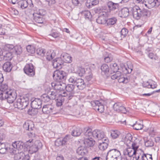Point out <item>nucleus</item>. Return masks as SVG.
<instances>
[{
	"label": "nucleus",
	"mask_w": 160,
	"mask_h": 160,
	"mask_svg": "<svg viewBox=\"0 0 160 160\" xmlns=\"http://www.w3.org/2000/svg\"><path fill=\"white\" fill-rule=\"evenodd\" d=\"M99 0H87L86 3L87 7L88 8H91V6H95L98 4Z\"/></svg>",
	"instance_id": "obj_28"
},
{
	"label": "nucleus",
	"mask_w": 160,
	"mask_h": 160,
	"mask_svg": "<svg viewBox=\"0 0 160 160\" xmlns=\"http://www.w3.org/2000/svg\"><path fill=\"white\" fill-rule=\"evenodd\" d=\"M118 82L119 83H127L128 81L129 80L127 78H125L123 77L121 75L119 78L118 79Z\"/></svg>",
	"instance_id": "obj_53"
},
{
	"label": "nucleus",
	"mask_w": 160,
	"mask_h": 160,
	"mask_svg": "<svg viewBox=\"0 0 160 160\" xmlns=\"http://www.w3.org/2000/svg\"><path fill=\"white\" fill-rule=\"evenodd\" d=\"M34 144L38 150L41 148L42 146V142L39 140L35 141Z\"/></svg>",
	"instance_id": "obj_58"
},
{
	"label": "nucleus",
	"mask_w": 160,
	"mask_h": 160,
	"mask_svg": "<svg viewBox=\"0 0 160 160\" xmlns=\"http://www.w3.org/2000/svg\"><path fill=\"white\" fill-rule=\"evenodd\" d=\"M9 149L8 145L4 143L0 142V153L2 154H6Z\"/></svg>",
	"instance_id": "obj_24"
},
{
	"label": "nucleus",
	"mask_w": 160,
	"mask_h": 160,
	"mask_svg": "<svg viewBox=\"0 0 160 160\" xmlns=\"http://www.w3.org/2000/svg\"><path fill=\"white\" fill-rule=\"evenodd\" d=\"M24 143L20 141H15L12 142V145L9 148V152L11 154H15L17 150L22 151L23 150Z\"/></svg>",
	"instance_id": "obj_5"
},
{
	"label": "nucleus",
	"mask_w": 160,
	"mask_h": 160,
	"mask_svg": "<svg viewBox=\"0 0 160 160\" xmlns=\"http://www.w3.org/2000/svg\"><path fill=\"white\" fill-rule=\"evenodd\" d=\"M102 71V74L103 75H107L109 71V68L108 66L106 64H103L101 67Z\"/></svg>",
	"instance_id": "obj_30"
},
{
	"label": "nucleus",
	"mask_w": 160,
	"mask_h": 160,
	"mask_svg": "<svg viewBox=\"0 0 160 160\" xmlns=\"http://www.w3.org/2000/svg\"><path fill=\"white\" fill-rule=\"evenodd\" d=\"M117 21V19L116 18L113 17L110 18L107 20L106 23L108 26H111L114 25Z\"/></svg>",
	"instance_id": "obj_40"
},
{
	"label": "nucleus",
	"mask_w": 160,
	"mask_h": 160,
	"mask_svg": "<svg viewBox=\"0 0 160 160\" xmlns=\"http://www.w3.org/2000/svg\"><path fill=\"white\" fill-rule=\"evenodd\" d=\"M35 129H33L32 130H30L29 131L28 133V136L29 138H31L29 140L27 141V142H29L30 143L32 142V141L35 138L36 136V134L35 131Z\"/></svg>",
	"instance_id": "obj_29"
},
{
	"label": "nucleus",
	"mask_w": 160,
	"mask_h": 160,
	"mask_svg": "<svg viewBox=\"0 0 160 160\" xmlns=\"http://www.w3.org/2000/svg\"><path fill=\"white\" fill-rule=\"evenodd\" d=\"M84 140L83 143L85 145L88 147H92L95 143V141L92 138L93 136H87L84 133Z\"/></svg>",
	"instance_id": "obj_13"
},
{
	"label": "nucleus",
	"mask_w": 160,
	"mask_h": 160,
	"mask_svg": "<svg viewBox=\"0 0 160 160\" xmlns=\"http://www.w3.org/2000/svg\"><path fill=\"white\" fill-rule=\"evenodd\" d=\"M14 48V46L13 45L11 44H7L5 45L4 47V48L7 51H13V49Z\"/></svg>",
	"instance_id": "obj_57"
},
{
	"label": "nucleus",
	"mask_w": 160,
	"mask_h": 160,
	"mask_svg": "<svg viewBox=\"0 0 160 160\" xmlns=\"http://www.w3.org/2000/svg\"><path fill=\"white\" fill-rule=\"evenodd\" d=\"M77 152L79 155L83 156L87 153V151L85 146H81L78 148Z\"/></svg>",
	"instance_id": "obj_27"
},
{
	"label": "nucleus",
	"mask_w": 160,
	"mask_h": 160,
	"mask_svg": "<svg viewBox=\"0 0 160 160\" xmlns=\"http://www.w3.org/2000/svg\"><path fill=\"white\" fill-rule=\"evenodd\" d=\"M82 132V130L80 128L76 127L72 131L71 135L74 137H78L81 135Z\"/></svg>",
	"instance_id": "obj_31"
},
{
	"label": "nucleus",
	"mask_w": 160,
	"mask_h": 160,
	"mask_svg": "<svg viewBox=\"0 0 160 160\" xmlns=\"http://www.w3.org/2000/svg\"><path fill=\"white\" fill-rule=\"evenodd\" d=\"M138 140L136 139L134 142L132 144V148H128L125 150L124 153L125 155H128L129 157H131L133 155H136L137 152L138 151Z\"/></svg>",
	"instance_id": "obj_3"
},
{
	"label": "nucleus",
	"mask_w": 160,
	"mask_h": 160,
	"mask_svg": "<svg viewBox=\"0 0 160 160\" xmlns=\"http://www.w3.org/2000/svg\"><path fill=\"white\" fill-rule=\"evenodd\" d=\"M37 110L32 108L31 110L29 109L28 112V114L31 115H34L38 113V111Z\"/></svg>",
	"instance_id": "obj_60"
},
{
	"label": "nucleus",
	"mask_w": 160,
	"mask_h": 160,
	"mask_svg": "<svg viewBox=\"0 0 160 160\" xmlns=\"http://www.w3.org/2000/svg\"><path fill=\"white\" fill-rule=\"evenodd\" d=\"M120 135L119 132L118 130H111L110 135L113 139H116Z\"/></svg>",
	"instance_id": "obj_42"
},
{
	"label": "nucleus",
	"mask_w": 160,
	"mask_h": 160,
	"mask_svg": "<svg viewBox=\"0 0 160 160\" xmlns=\"http://www.w3.org/2000/svg\"><path fill=\"white\" fill-rule=\"evenodd\" d=\"M38 150V149L33 144L29 148V152L32 154L33 153L36 152Z\"/></svg>",
	"instance_id": "obj_56"
},
{
	"label": "nucleus",
	"mask_w": 160,
	"mask_h": 160,
	"mask_svg": "<svg viewBox=\"0 0 160 160\" xmlns=\"http://www.w3.org/2000/svg\"><path fill=\"white\" fill-rule=\"evenodd\" d=\"M77 75L74 74L71 76L68 79L69 82L73 83L75 85L76 83V82H77L78 79V78H77Z\"/></svg>",
	"instance_id": "obj_37"
},
{
	"label": "nucleus",
	"mask_w": 160,
	"mask_h": 160,
	"mask_svg": "<svg viewBox=\"0 0 160 160\" xmlns=\"http://www.w3.org/2000/svg\"><path fill=\"white\" fill-rule=\"evenodd\" d=\"M82 15L85 17L86 19H89L91 17V15L90 12L88 11H84L82 12Z\"/></svg>",
	"instance_id": "obj_45"
},
{
	"label": "nucleus",
	"mask_w": 160,
	"mask_h": 160,
	"mask_svg": "<svg viewBox=\"0 0 160 160\" xmlns=\"http://www.w3.org/2000/svg\"><path fill=\"white\" fill-rule=\"evenodd\" d=\"M121 103L119 102L115 103L113 106L114 109L117 112H119L120 111L119 109L120 108V106H121Z\"/></svg>",
	"instance_id": "obj_59"
},
{
	"label": "nucleus",
	"mask_w": 160,
	"mask_h": 160,
	"mask_svg": "<svg viewBox=\"0 0 160 160\" xmlns=\"http://www.w3.org/2000/svg\"><path fill=\"white\" fill-rule=\"evenodd\" d=\"M49 97L51 100H54L56 99V93L55 92L52 91L49 93Z\"/></svg>",
	"instance_id": "obj_61"
},
{
	"label": "nucleus",
	"mask_w": 160,
	"mask_h": 160,
	"mask_svg": "<svg viewBox=\"0 0 160 160\" xmlns=\"http://www.w3.org/2000/svg\"><path fill=\"white\" fill-rule=\"evenodd\" d=\"M31 107L32 108L38 109L42 107V101L39 99L35 98L31 103Z\"/></svg>",
	"instance_id": "obj_16"
},
{
	"label": "nucleus",
	"mask_w": 160,
	"mask_h": 160,
	"mask_svg": "<svg viewBox=\"0 0 160 160\" xmlns=\"http://www.w3.org/2000/svg\"><path fill=\"white\" fill-rule=\"evenodd\" d=\"M110 68L111 70L115 72L118 70V66L117 64L116 63H111L110 65Z\"/></svg>",
	"instance_id": "obj_50"
},
{
	"label": "nucleus",
	"mask_w": 160,
	"mask_h": 160,
	"mask_svg": "<svg viewBox=\"0 0 160 160\" xmlns=\"http://www.w3.org/2000/svg\"><path fill=\"white\" fill-rule=\"evenodd\" d=\"M50 99L48 95L46 94H43L41 97V101L45 102H49Z\"/></svg>",
	"instance_id": "obj_44"
},
{
	"label": "nucleus",
	"mask_w": 160,
	"mask_h": 160,
	"mask_svg": "<svg viewBox=\"0 0 160 160\" xmlns=\"http://www.w3.org/2000/svg\"><path fill=\"white\" fill-rule=\"evenodd\" d=\"M23 127L25 130H28L29 131H30V130L35 129L34 124L31 121H28L25 122L23 124Z\"/></svg>",
	"instance_id": "obj_25"
},
{
	"label": "nucleus",
	"mask_w": 160,
	"mask_h": 160,
	"mask_svg": "<svg viewBox=\"0 0 160 160\" xmlns=\"http://www.w3.org/2000/svg\"><path fill=\"white\" fill-rule=\"evenodd\" d=\"M15 154L14 158L15 160H19L22 158L23 155H24V153L22 151L17 152L15 154Z\"/></svg>",
	"instance_id": "obj_39"
},
{
	"label": "nucleus",
	"mask_w": 160,
	"mask_h": 160,
	"mask_svg": "<svg viewBox=\"0 0 160 160\" xmlns=\"http://www.w3.org/2000/svg\"><path fill=\"white\" fill-rule=\"evenodd\" d=\"M134 138H132V135L130 133H128L126 134L125 138V142L126 144L128 146L132 145V142H134L136 138H135L134 141L133 140Z\"/></svg>",
	"instance_id": "obj_21"
},
{
	"label": "nucleus",
	"mask_w": 160,
	"mask_h": 160,
	"mask_svg": "<svg viewBox=\"0 0 160 160\" xmlns=\"http://www.w3.org/2000/svg\"><path fill=\"white\" fill-rule=\"evenodd\" d=\"M142 84L143 87H144L152 89L156 88L157 86L155 82L150 80H149L147 82H143Z\"/></svg>",
	"instance_id": "obj_17"
},
{
	"label": "nucleus",
	"mask_w": 160,
	"mask_h": 160,
	"mask_svg": "<svg viewBox=\"0 0 160 160\" xmlns=\"http://www.w3.org/2000/svg\"><path fill=\"white\" fill-rule=\"evenodd\" d=\"M18 7L22 9L25 8L28 6V2L25 0H21L18 3Z\"/></svg>",
	"instance_id": "obj_33"
},
{
	"label": "nucleus",
	"mask_w": 160,
	"mask_h": 160,
	"mask_svg": "<svg viewBox=\"0 0 160 160\" xmlns=\"http://www.w3.org/2000/svg\"><path fill=\"white\" fill-rule=\"evenodd\" d=\"M102 142L100 143L98 145V148L101 150H104L108 147V140L107 138H104L103 141H102Z\"/></svg>",
	"instance_id": "obj_22"
},
{
	"label": "nucleus",
	"mask_w": 160,
	"mask_h": 160,
	"mask_svg": "<svg viewBox=\"0 0 160 160\" xmlns=\"http://www.w3.org/2000/svg\"><path fill=\"white\" fill-rule=\"evenodd\" d=\"M104 59L105 62L108 63L112 60L113 58L111 54H108L104 57Z\"/></svg>",
	"instance_id": "obj_54"
},
{
	"label": "nucleus",
	"mask_w": 160,
	"mask_h": 160,
	"mask_svg": "<svg viewBox=\"0 0 160 160\" xmlns=\"http://www.w3.org/2000/svg\"><path fill=\"white\" fill-rule=\"evenodd\" d=\"M36 53L38 55L41 57H43L45 55V50L42 48H39L36 50Z\"/></svg>",
	"instance_id": "obj_49"
},
{
	"label": "nucleus",
	"mask_w": 160,
	"mask_h": 160,
	"mask_svg": "<svg viewBox=\"0 0 160 160\" xmlns=\"http://www.w3.org/2000/svg\"><path fill=\"white\" fill-rule=\"evenodd\" d=\"M75 85L80 90H83L86 87V84L84 80L80 78H78V80L76 82Z\"/></svg>",
	"instance_id": "obj_19"
},
{
	"label": "nucleus",
	"mask_w": 160,
	"mask_h": 160,
	"mask_svg": "<svg viewBox=\"0 0 160 160\" xmlns=\"http://www.w3.org/2000/svg\"><path fill=\"white\" fill-rule=\"evenodd\" d=\"M55 55V54L54 52L50 50L48 51L46 53V58L47 60L50 61L54 57Z\"/></svg>",
	"instance_id": "obj_34"
},
{
	"label": "nucleus",
	"mask_w": 160,
	"mask_h": 160,
	"mask_svg": "<svg viewBox=\"0 0 160 160\" xmlns=\"http://www.w3.org/2000/svg\"><path fill=\"white\" fill-rule=\"evenodd\" d=\"M96 22L100 24H105L106 23V18L103 16H100L96 19Z\"/></svg>",
	"instance_id": "obj_38"
},
{
	"label": "nucleus",
	"mask_w": 160,
	"mask_h": 160,
	"mask_svg": "<svg viewBox=\"0 0 160 160\" xmlns=\"http://www.w3.org/2000/svg\"><path fill=\"white\" fill-rule=\"evenodd\" d=\"M75 86L74 85L72 84H68L67 85H65V88L66 89L67 91L68 92H72Z\"/></svg>",
	"instance_id": "obj_46"
},
{
	"label": "nucleus",
	"mask_w": 160,
	"mask_h": 160,
	"mask_svg": "<svg viewBox=\"0 0 160 160\" xmlns=\"http://www.w3.org/2000/svg\"><path fill=\"white\" fill-rule=\"evenodd\" d=\"M132 15L134 18L136 20L141 19L146 22L150 16L149 11L146 9L142 10L138 6H135L132 9Z\"/></svg>",
	"instance_id": "obj_1"
},
{
	"label": "nucleus",
	"mask_w": 160,
	"mask_h": 160,
	"mask_svg": "<svg viewBox=\"0 0 160 160\" xmlns=\"http://www.w3.org/2000/svg\"><path fill=\"white\" fill-rule=\"evenodd\" d=\"M64 97L65 95H59L58 98L57 99L56 102V105L59 107L61 106L62 104V102H64L65 98Z\"/></svg>",
	"instance_id": "obj_35"
},
{
	"label": "nucleus",
	"mask_w": 160,
	"mask_h": 160,
	"mask_svg": "<svg viewBox=\"0 0 160 160\" xmlns=\"http://www.w3.org/2000/svg\"><path fill=\"white\" fill-rule=\"evenodd\" d=\"M114 74L111 76L112 79L114 80L115 79H118L121 76V73L119 71H116Z\"/></svg>",
	"instance_id": "obj_47"
},
{
	"label": "nucleus",
	"mask_w": 160,
	"mask_h": 160,
	"mask_svg": "<svg viewBox=\"0 0 160 160\" xmlns=\"http://www.w3.org/2000/svg\"><path fill=\"white\" fill-rule=\"evenodd\" d=\"M77 72L80 76H82L85 73V70L84 68L81 67L77 68V70L76 71Z\"/></svg>",
	"instance_id": "obj_48"
},
{
	"label": "nucleus",
	"mask_w": 160,
	"mask_h": 160,
	"mask_svg": "<svg viewBox=\"0 0 160 160\" xmlns=\"http://www.w3.org/2000/svg\"><path fill=\"white\" fill-rule=\"evenodd\" d=\"M128 30L125 28H123L121 31V37L122 38H125L127 35Z\"/></svg>",
	"instance_id": "obj_51"
},
{
	"label": "nucleus",
	"mask_w": 160,
	"mask_h": 160,
	"mask_svg": "<svg viewBox=\"0 0 160 160\" xmlns=\"http://www.w3.org/2000/svg\"><path fill=\"white\" fill-rule=\"evenodd\" d=\"M23 71L25 73L30 77H33L35 74V69L33 65L30 63L24 67Z\"/></svg>",
	"instance_id": "obj_9"
},
{
	"label": "nucleus",
	"mask_w": 160,
	"mask_h": 160,
	"mask_svg": "<svg viewBox=\"0 0 160 160\" xmlns=\"http://www.w3.org/2000/svg\"><path fill=\"white\" fill-rule=\"evenodd\" d=\"M2 54L4 56V60H11L12 58L11 52L8 51H2Z\"/></svg>",
	"instance_id": "obj_32"
},
{
	"label": "nucleus",
	"mask_w": 160,
	"mask_h": 160,
	"mask_svg": "<svg viewBox=\"0 0 160 160\" xmlns=\"http://www.w3.org/2000/svg\"><path fill=\"white\" fill-rule=\"evenodd\" d=\"M133 128L136 130H139L142 129L143 125L140 122H136L135 123L132 125Z\"/></svg>",
	"instance_id": "obj_36"
},
{
	"label": "nucleus",
	"mask_w": 160,
	"mask_h": 160,
	"mask_svg": "<svg viewBox=\"0 0 160 160\" xmlns=\"http://www.w3.org/2000/svg\"><path fill=\"white\" fill-rule=\"evenodd\" d=\"M2 94L3 99H6L9 103L13 102L16 98V93L14 92H12L11 90L4 92Z\"/></svg>",
	"instance_id": "obj_8"
},
{
	"label": "nucleus",
	"mask_w": 160,
	"mask_h": 160,
	"mask_svg": "<svg viewBox=\"0 0 160 160\" xmlns=\"http://www.w3.org/2000/svg\"><path fill=\"white\" fill-rule=\"evenodd\" d=\"M120 151L116 149L110 150L107 152L106 160H121Z\"/></svg>",
	"instance_id": "obj_4"
},
{
	"label": "nucleus",
	"mask_w": 160,
	"mask_h": 160,
	"mask_svg": "<svg viewBox=\"0 0 160 160\" xmlns=\"http://www.w3.org/2000/svg\"><path fill=\"white\" fill-rule=\"evenodd\" d=\"M155 0H144L143 4L147 8L150 9L155 6Z\"/></svg>",
	"instance_id": "obj_26"
},
{
	"label": "nucleus",
	"mask_w": 160,
	"mask_h": 160,
	"mask_svg": "<svg viewBox=\"0 0 160 160\" xmlns=\"http://www.w3.org/2000/svg\"><path fill=\"white\" fill-rule=\"evenodd\" d=\"M22 49L20 46H16L14 47L13 51H12L13 53L15 54L19 55L22 52Z\"/></svg>",
	"instance_id": "obj_43"
},
{
	"label": "nucleus",
	"mask_w": 160,
	"mask_h": 160,
	"mask_svg": "<svg viewBox=\"0 0 160 160\" xmlns=\"http://www.w3.org/2000/svg\"><path fill=\"white\" fill-rule=\"evenodd\" d=\"M144 143L146 147H149L153 146L154 143L152 140L149 139L148 140L145 141Z\"/></svg>",
	"instance_id": "obj_52"
},
{
	"label": "nucleus",
	"mask_w": 160,
	"mask_h": 160,
	"mask_svg": "<svg viewBox=\"0 0 160 160\" xmlns=\"http://www.w3.org/2000/svg\"><path fill=\"white\" fill-rule=\"evenodd\" d=\"M55 145L56 146H59L64 145L62 142V139H58L55 142Z\"/></svg>",
	"instance_id": "obj_63"
},
{
	"label": "nucleus",
	"mask_w": 160,
	"mask_h": 160,
	"mask_svg": "<svg viewBox=\"0 0 160 160\" xmlns=\"http://www.w3.org/2000/svg\"><path fill=\"white\" fill-rule=\"evenodd\" d=\"M8 86L7 84H2L0 87V89L2 92H8Z\"/></svg>",
	"instance_id": "obj_64"
},
{
	"label": "nucleus",
	"mask_w": 160,
	"mask_h": 160,
	"mask_svg": "<svg viewBox=\"0 0 160 160\" xmlns=\"http://www.w3.org/2000/svg\"><path fill=\"white\" fill-rule=\"evenodd\" d=\"M54 108L51 105H44L42 108V111L43 113L47 114H50L51 113L55 114L54 112Z\"/></svg>",
	"instance_id": "obj_14"
},
{
	"label": "nucleus",
	"mask_w": 160,
	"mask_h": 160,
	"mask_svg": "<svg viewBox=\"0 0 160 160\" xmlns=\"http://www.w3.org/2000/svg\"><path fill=\"white\" fill-rule=\"evenodd\" d=\"M104 101L102 100L95 101L93 102V107L94 109L97 110L100 112H102L104 111Z\"/></svg>",
	"instance_id": "obj_10"
},
{
	"label": "nucleus",
	"mask_w": 160,
	"mask_h": 160,
	"mask_svg": "<svg viewBox=\"0 0 160 160\" xmlns=\"http://www.w3.org/2000/svg\"><path fill=\"white\" fill-rule=\"evenodd\" d=\"M107 5L110 12L118 10L119 4L118 3H115L112 1L108 2Z\"/></svg>",
	"instance_id": "obj_18"
},
{
	"label": "nucleus",
	"mask_w": 160,
	"mask_h": 160,
	"mask_svg": "<svg viewBox=\"0 0 160 160\" xmlns=\"http://www.w3.org/2000/svg\"><path fill=\"white\" fill-rule=\"evenodd\" d=\"M27 51L32 54H33L35 52V49L32 46L29 45L27 46L26 48Z\"/></svg>",
	"instance_id": "obj_55"
},
{
	"label": "nucleus",
	"mask_w": 160,
	"mask_h": 160,
	"mask_svg": "<svg viewBox=\"0 0 160 160\" xmlns=\"http://www.w3.org/2000/svg\"><path fill=\"white\" fill-rule=\"evenodd\" d=\"M63 63L62 60L60 58H57L52 61V64L55 68H61L62 65Z\"/></svg>",
	"instance_id": "obj_15"
},
{
	"label": "nucleus",
	"mask_w": 160,
	"mask_h": 160,
	"mask_svg": "<svg viewBox=\"0 0 160 160\" xmlns=\"http://www.w3.org/2000/svg\"><path fill=\"white\" fill-rule=\"evenodd\" d=\"M66 73L62 70L57 71L53 74V77L56 80L61 81L62 79H66Z\"/></svg>",
	"instance_id": "obj_12"
},
{
	"label": "nucleus",
	"mask_w": 160,
	"mask_h": 160,
	"mask_svg": "<svg viewBox=\"0 0 160 160\" xmlns=\"http://www.w3.org/2000/svg\"><path fill=\"white\" fill-rule=\"evenodd\" d=\"M121 13L122 17L125 18L128 17L129 14V9L127 7H124L121 10Z\"/></svg>",
	"instance_id": "obj_41"
},
{
	"label": "nucleus",
	"mask_w": 160,
	"mask_h": 160,
	"mask_svg": "<svg viewBox=\"0 0 160 160\" xmlns=\"http://www.w3.org/2000/svg\"><path fill=\"white\" fill-rule=\"evenodd\" d=\"M28 98L25 99L24 98H18L14 103V107L20 109L25 108L28 104Z\"/></svg>",
	"instance_id": "obj_7"
},
{
	"label": "nucleus",
	"mask_w": 160,
	"mask_h": 160,
	"mask_svg": "<svg viewBox=\"0 0 160 160\" xmlns=\"http://www.w3.org/2000/svg\"><path fill=\"white\" fill-rule=\"evenodd\" d=\"M99 10L102 11V13H101L100 16H103L105 17L107 16V14L105 12L106 8L105 7H101L99 8Z\"/></svg>",
	"instance_id": "obj_62"
},
{
	"label": "nucleus",
	"mask_w": 160,
	"mask_h": 160,
	"mask_svg": "<svg viewBox=\"0 0 160 160\" xmlns=\"http://www.w3.org/2000/svg\"><path fill=\"white\" fill-rule=\"evenodd\" d=\"M85 134L87 136H93L96 140H102L103 141L104 138H107L105 137L104 132L98 130H94L92 132L91 129H88L85 132Z\"/></svg>",
	"instance_id": "obj_2"
},
{
	"label": "nucleus",
	"mask_w": 160,
	"mask_h": 160,
	"mask_svg": "<svg viewBox=\"0 0 160 160\" xmlns=\"http://www.w3.org/2000/svg\"><path fill=\"white\" fill-rule=\"evenodd\" d=\"M46 11L43 9H39L33 13V20L38 23H42L43 22V16L45 14Z\"/></svg>",
	"instance_id": "obj_6"
},
{
	"label": "nucleus",
	"mask_w": 160,
	"mask_h": 160,
	"mask_svg": "<svg viewBox=\"0 0 160 160\" xmlns=\"http://www.w3.org/2000/svg\"><path fill=\"white\" fill-rule=\"evenodd\" d=\"M52 87L57 90L62 91L65 89V84L61 81L55 80V81L52 82L51 84Z\"/></svg>",
	"instance_id": "obj_11"
},
{
	"label": "nucleus",
	"mask_w": 160,
	"mask_h": 160,
	"mask_svg": "<svg viewBox=\"0 0 160 160\" xmlns=\"http://www.w3.org/2000/svg\"><path fill=\"white\" fill-rule=\"evenodd\" d=\"M12 68V63L9 62H7L5 63L3 66V70L5 72H10Z\"/></svg>",
	"instance_id": "obj_23"
},
{
	"label": "nucleus",
	"mask_w": 160,
	"mask_h": 160,
	"mask_svg": "<svg viewBox=\"0 0 160 160\" xmlns=\"http://www.w3.org/2000/svg\"><path fill=\"white\" fill-rule=\"evenodd\" d=\"M60 58L62 60L63 62L70 63L72 62V58L70 55L66 53H62Z\"/></svg>",
	"instance_id": "obj_20"
}]
</instances>
